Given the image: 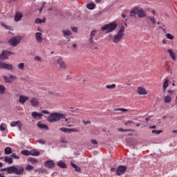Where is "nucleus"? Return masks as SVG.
Returning a JSON list of instances; mask_svg holds the SVG:
<instances>
[{"instance_id": "nucleus-54", "label": "nucleus", "mask_w": 177, "mask_h": 177, "mask_svg": "<svg viewBox=\"0 0 177 177\" xmlns=\"http://www.w3.org/2000/svg\"><path fill=\"white\" fill-rule=\"evenodd\" d=\"M60 142L64 145H67V140H66V139H62Z\"/></svg>"}, {"instance_id": "nucleus-22", "label": "nucleus", "mask_w": 177, "mask_h": 177, "mask_svg": "<svg viewBox=\"0 0 177 177\" xmlns=\"http://www.w3.org/2000/svg\"><path fill=\"white\" fill-rule=\"evenodd\" d=\"M23 19V13L20 12H15V21H20Z\"/></svg>"}, {"instance_id": "nucleus-48", "label": "nucleus", "mask_w": 177, "mask_h": 177, "mask_svg": "<svg viewBox=\"0 0 177 177\" xmlns=\"http://www.w3.org/2000/svg\"><path fill=\"white\" fill-rule=\"evenodd\" d=\"M34 167L30 165H28L26 167V171H31Z\"/></svg>"}, {"instance_id": "nucleus-52", "label": "nucleus", "mask_w": 177, "mask_h": 177, "mask_svg": "<svg viewBox=\"0 0 177 177\" xmlns=\"http://www.w3.org/2000/svg\"><path fill=\"white\" fill-rule=\"evenodd\" d=\"M119 132H129V129H118Z\"/></svg>"}, {"instance_id": "nucleus-55", "label": "nucleus", "mask_w": 177, "mask_h": 177, "mask_svg": "<svg viewBox=\"0 0 177 177\" xmlns=\"http://www.w3.org/2000/svg\"><path fill=\"white\" fill-rule=\"evenodd\" d=\"M44 6H45V3H43L42 6H41V8H39V13H41L42 12V9H44Z\"/></svg>"}, {"instance_id": "nucleus-59", "label": "nucleus", "mask_w": 177, "mask_h": 177, "mask_svg": "<svg viewBox=\"0 0 177 177\" xmlns=\"http://www.w3.org/2000/svg\"><path fill=\"white\" fill-rule=\"evenodd\" d=\"M133 121H132V120H129V121H127L126 123H125V125H127V124H133Z\"/></svg>"}, {"instance_id": "nucleus-4", "label": "nucleus", "mask_w": 177, "mask_h": 177, "mask_svg": "<svg viewBox=\"0 0 177 177\" xmlns=\"http://www.w3.org/2000/svg\"><path fill=\"white\" fill-rule=\"evenodd\" d=\"M117 26H118L117 23L113 22V23L103 26L101 28V30L102 31H104L106 30V32H113V31H114V30L117 28Z\"/></svg>"}, {"instance_id": "nucleus-36", "label": "nucleus", "mask_w": 177, "mask_h": 177, "mask_svg": "<svg viewBox=\"0 0 177 177\" xmlns=\"http://www.w3.org/2000/svg\"><path fill=\"white\" fill-rule=\"evenodd\" d=\"M5 91H6V87L2 84H0V94L3 95V93H5Z\"/></svg>"}, {"instance_id": "nucleus-8", "label": "nucleus", "mask_w": 177, "mask_h": 177, "mask_svg": "<svg viewBox=\"0 0 177 177\" xmlns=\"http://www.w3.org/2000/svg\"><path fill=\"white\" fill-rule=\"evenodd\" d=\"M3 78L5 81V82H6V84H12V82H13L14 81H16V80H17V76H16L15 75H10V76L8 77L6 76H3Z\"/></svg>"}, {"instance_id": "nucleus-64", "label": "nucleus", "mask_w": 177, "mask_h": 177, "mask_svg": "<svg viewBox=\"0 0 177 177\" xmlns=\"http://www.w3.org/2000/svg\"><path fill=\"white\" fill-rule=\"evenodd\" d=\"M162 44H167V40L165 39H162Z\"/></svg>"}, {"instance_id": "nucleus-30", "label": "nucleus", "mask_w": 177, "mask_h": 177, "mask_svg": "<svg viewBox=\"0 0 177 177\" xmlns=\"http://www.w3.org/2000/svg\"><path fill=\"white\" fill-rule=\"evenodd\" d=\"M4 161L5 162H7V164H10V165L13 164V159L8 156H6L4 158Z\"/></svg>"}, {"instance_id": "nucleus-46", "label": "nucleus", "mask_w": 177, "mask_h": 177, "mask_svg": "<svg viewBox=\"0 0 177 177\" xmlns=\"http://www.w3.org/2000/svg\"><path fill=\"white\" fill-rule=\"evenodd\" d=\"M166 37L168 39H174V35H171L170 33L166 34Z\"/></svg>"}, {"instance_id": "nucleus-63", "label": "nucleus", "mask_w": 177, "mask_h": 177, "mask_svg": "<svg viewBox=\"0 0 177 177\" xmlns=\"http://www.w3.org/2000/svg\"><path fill=\"white\" fill-rule=\"evenodd\" d=\"M0 177H6V176H5V174L2 173V174H0Z\"/></svg>"}, {"instance_id": "nucleus-49", "label": "nucleus", "mask_w": 177, "mask_h": 177, "mask_svg": "<svg viewBox=\"0 0 177 177\" xmlns=\"http://www.w3.org/2000/svg\"><path fill=\"white\" fill-rule=\"evenodd\" d=\"M12 157L14 158L15 160H19L20 157H19L17 155H16V153H12Z\"/></svg>"}, {"instance_id": "nucleus-6", "label": "nucleus", "mask_w": 177, "mask_h": 177, "mask_svg": "<svg viewBox=\"0 0 177 177\" xmlns=\"http://www.w3.org/2000/svg\"><path fill=\"white\" fill-rule=\"evenodd\" d=\"M43 35H44V30H42L41 28H38L37 32L35 35L37 42H38L39 44H41V42L44 41Z\"/></svg>"}, {"instance_id": "nucleus-53", "label": "nucleus", "mask_w": 177, "mask_h": 177, "mask_svg": "<svg viewBox=\"0 0 177 177\" xmlns=\"http://www.w3.org/2000/svg\"><path fill=\"white\" fill-rule=\"evenodd\" d=\"M71 30L73 32H77V31H78V29L75 27H72L71 28Z\"/></svg>"}, {"instance_id": "nucleus-3", "label": "nucleus", "mask_w": 177, "mask_h": 177, "mask_svg": "<svg viewBox=\"0 0 177 177\" xmlns=\"http://www.w3.org/2000/svg\"><path fill=\"white\" fill-rule=\"evenodd\" d=\"M24 172V167L20 166L18 168L15 166H11L8 167V171L9 174H15V175H21Z\"/></svg>"}, {"instance_id": "nucleus-34", "label": "nucleus", "mask_w": 177, "mask_h": 177, "mask_svg": "<svg viewBox=\"0 0 177 177\" xmlns=\"http://www.w3.org/2000/svg\"><path fill=\"white\" fill-rule=\"evenodd\" d=\"M45 21H46V19H45V18H44L43 19L37 18L35 20L36 24H42V23H45Z\"/></svg>"}, {"instance_id": "nucleus-5", "label": "nucleus", "mask_w": 177, "mask_h": 177, "mask_svg": "<svg viewBox=\"0 0 177 177\" xmlns=\"http://www.w3.org/2000/svg\"><path fill=\"white\" fill-rule=\"evenodd\" d=\"M75 120L73 118H66V115H65V117L62 119V124L63 125H65V127H68V128H71L73 127H74V124H74L75 122Z\"/></svg>"}, {"instance_id": "nucleus-42", "label": "nucleus", "mask_w": 177, "mask_h": 177, "mask_svg": "<svg viewBox=\"0 0 177 177\" xmlns=\"http://www.w3.org/2000/svg\"><path fill=\"white\" fill-rule=\"evenodd\" d=\"M96 34H97V30H94L91 32V37L90 38H93V37H95V35H96Z\"/></svg>"}, {"instance_id": "nucleus-21", "label": "nucleus", "mask_w": 177, "mask_h": 177, "mask_svg": "<svg viewBox=\"0 0 177 177\" xmlns=\"http://www.w3.org/2000/svg\"><path fill=\"white\" fill-rule=\"evenodd\" d=\"M169 86V80L167 78L164 79V82L162 85V91L163 92L167 91V88Z\"/></svg>"}, {"instance_id": "nucleus-45", "label": "nucleus", "mask_w": 177, "mask_h": 177, "mask_svg": "<svg viewBox=\"0 0 177 177\" xmlns=\"http://www.w3.org/2000/svg\"><path fill=\"white\" fill-rule=\"evenodd\" d=\"M29 161L32 163V164H36L37 162H38V160L35 159V158H30L29 159Z\"/></svg>"}, {"instance_id": "nucleus-40", "label": "nucleus", "mask_w": 177, "mask_h": 177, "mask_svg": "<svg viewBox=\"0 0 177 177\" xmlns=\"http://www.w3.org/2000/svg\"><path fill=\"white\" fill-rule=\"evenodd\" d=\"M6 124L5 123H1L0 124V131H5V129H6Z\"/></svg>"}, {"instance_id": "nucleus-50", "label": "nucleus", "mask_w": 177, "mask_h": 177, "mask_svg": "<svg viewBox=\"0 0 177 177\" xmlns=\"http://www.w3.org/2000/svg\"><path fill=\"white\" fill-rule=\"evenodd\" d=\"M131 16H135L136 15V10H132L130 12Z\"/></svg>"}, {"instance_id": "nucleus-56", "label": "nucleus", "mask_w": 177, "mask_h": 177, "mask_svg": "<svg viewBox=\"0 0 177 177\" xmlns=\"http://www.w3.org/2000/svg\"><path fill=\"white\" fill-rule=\"evenodd\" d=\"M77 110H78V109H74L73 107H71V111L72 113H75V111H77Z\"/></svg>"}, {"instance_id": "nucleus-26", "label": "nucleus", "mask_w": 177, "mask_h": 177, "mask_svg": "<svg viewBox=\"0 0 177 177\" xmlns=\"http://www.w3.org/2000/svg\"><path fill=\"white\" fill-rule=\"evenodd\" d=\"M40 153L39 151L37 149H32L30 151V156H33L35 157H38L39 156Z\"/></svg>"}, {"instance_id": "nucleus-57", "label": "nucleus", "mask_w": 177, "mask_h": 177, "mask_svg": "<svg viewBox=\"0 0 177 177\" xmlns=\"http://www.w3.org/2000/svg\"><path fill=\"white\" fill-rule=\"evenodd\" d=\"M0 171L1 172H4L5 171L8 172V167L1 169Z\"/></svg>"}, {"instance_id": "nucleus-38", "label": "nucleus", "mask_w": 177, "mask_h": 177, "mask_svg": "<svg viewBox=\"0 0 177 177\" xmlns=\"http://www.w3.org/2000/svg\"><path fill=\"white\" fill-rule=\"evenodd\" d=\"M106 89H114L115 88V84H108L106 86Z\"/></svg>"}, {"instance_id": "nucleus-14", "label": "nucleus", "mask_w": 177, "mask_h": 177, "mask_svg": "<svg viewBox=\"0 0 177 177\" xmlns=\"http://www.w3.org/2000/svg\"><path fill=\"white\" fill-rule=\"evenodd\" d=\"M55 165V161H53V160H48L44 163V167H46V168H48L49 169H53Z\"/></svg>"}, {"instance_id": "nucleus-15", "label": "nucleus", "mask_w": 177, "mask_h": 177, "mask_svg": "<svg viewBox=\"0 0 177 177\" xmlns=\"http://www.w3.org/2000/svg\"><path fill=\"white\" fill-rule=\"evenodd\" d=\"M59 131L64 132V133H71L72 132H78L77 129H67L66 127L59 128Z\"/></svg>"}, {"instance_id": "nucleus-13", "label": "nucleus", "mask_w": 177, "mask_h": 177, "mask_svg": "<svg viewBox=\"0 0 177 177\" xmlns=\"http://www.w3.org/2000/svg\"><path fill=\"white\" fill-rule=\"evenodd\" d=\"M125 171H127V166H124V165L119 166L116 169V175L120 176V175L125 174Z\"/></svg>"}, {"instance_id": "nucleus-11", "label": "nucleus", "mask_w": 177, "mask_h": 177, "mask_svg": "<svg viewBox=\"0 0 177 177\" xmlns=\"http://www.w3.org/2000/svg\"><path fill=\"white\" fill-rule=\"evenodd\" d=\"M88 46L90 49L96 50L97 46H96V42L93 40V38L90 37L88 41Z\"/></svg>"}, {"instance_id": "nucleus-12", "label": "nucleus", "mask_w": 177, "mask_h": 177, "mask_svg": "<svg viewBox=\"0 0 177 177\" xmlns=\"http://www.w3.org/2000/svg\"><path fill=\"white\" fill-rule=\"evenodd\" d=\"M10 55H13V53L9 50H3L0 55V60H6V59H8V57L10 56Z\"/></svg>"}, {"instance_id": "nucleus-7", "label": "nucleus", "mask_w": 177, "mask_h": 177, "mask_svg": "<svg viewBox=\"0 0 177 177\" xmlns=\"http://www.w3.org/2000/svg\"><path fill=\"white\" fill-rule=\"evenodd\" d=\"M20 41H21V36H17L10 39L8 42L10 45L16 46L18 44H20Z\"/></svg>"}, {"instance_id": "nucleus-39", "label": "nucleus", "mask_w": 177, "mask_h": 177, "mask_svg": "<svg viewBox=\"0 0 177 177\" xmlns=\"http://www.w3.org/2000/svg\"><path fill=\"white\" fill-rule=\"evenodd\" d=\"M21 154H23L24 156H31L30 151H28V150L21 151Z\"/></svg>"}, {"instance_id": "nucleus-35", "label": "nucleus", "mask_w": 177, "mask_h": 177, "mask_svg": "<svg viewBox=\"0 0 177 177\" xmlns=\"http://www.w3.org/2000/svg\"><path fill=\"white\" fill-rule=\"evenodd\" d=\"M26 66L24 65V63L21 62L19 64H18L17 65V68H19V70H21V71H23V70H24Z\"/></svg>"}, {"instance_id": "nucleus-27", "label": "nucleus", "mask_w": 177, "mask_h": 177, "mask_svg": "<svg viewBox=\"0 0 177 177\" xmlns=\"http://www.w3.org/2000/svg\"><path fill=\"white\" fill-rule=\"evenodd\" d=\"M164 102L165 103H171L172 102V97L169 95H167L164 98Z\"/></svg>"}, {"instance_id": "nucleus-47", "label": "nucleus", "mask_w": 177, "mask_h": 177, "mask_svg": "<svg viewBox=\"0 0 177 177\" xmlns=\"http://www.w3.org/2000/svg\"><path fill=\"white\" fill-rule=\"evenodd\" d=\"M149 19L153 24H156V19L154 17H149Z\"/></svg>"}, {"instance_id": "nucleus-1", "label": "nucleus", "mask_w": 177, "mask_h": 177, "mask_svg": "<svg viewBox=\"0 0 177 177\" xmlns=\"http://www.w3.org/2000/svg\"><path fill=\"white\" fill-rule=\"evenodd\" d=\"M124 32H125V26H122L120 30L116 33V35L113 36V44H120V42L122 41V38H124Z\"/></svg>"}, {"instance_id": "nucleus-18", "label": "nucleus", "mask_w": 177, "mask_h": 177, "mask_svg": "<svg viewBox=\"0 0 177 177\" xmlns=\"http://www.w3.org/2000/svg\"><path fill=\"white\" fill-rule=\"evenodd\" d=\"M57 64H59L60 68H62V70H65L66 68V63H64V61H63V59L62 58H59L57 60Z\"/></svg>"}, {"instance_id": "nucleus-32", "label": "nucleus", "mask_w": 177, "mask_h": 177, "mask_svg": "<svg viewBox=\"0 0 177 177\" xmlns=\"http://www.w3.org/2000/svg\"><path fill=\"white\" fill-rule=\"evenodd\" d=\"M4 153L7 156H9V154H12V148L10 147H7L4 149Z\"/></svg>"}, {"instance_id": "nucleus-16", "label": "nucleus", "mask_w": 177, "mask_h": 177, "mask_svg": "<svg viewBox=\"0 0 177 177\" xmlns=\"http://www.w3.org/2000/svg\"><path fill=\"white\" fill-rule=\"evenodd\" d=\"M10 127H18V129L19 131H21V127H23V124H21V122L20 121H17V122H11L10 123Z\"/></svg>"}, {"instance_id": "nucleus-43", "label": "nucleus", "mask_w": 177, "mask_h": 177, "mask_svg": "<svg viewBox=\"0 0 177 177\" xmlns=\"http://www.w3.org/2000/svg\"><path fill=\"white\" fill-rule=\"evenodd\" d=\"M152 133H156V135H160V133H162V131L161 130H153L151 131Z\"/></svg>"}, {"instance_id": "nucleus-24", "label": "nucleus", "mask_w": 177, "mask_h": 177, "mask_svg": "<svg viewBox=\"0 0 177 177\" xmlns=\"http://www.w3.org/2000/svg\"><path fill=\"white\" fill-rule=\"evenodd\" d=\"M167 52L173 60H176V55L175 54V53H174V50H172V49H169Z\"/></svg>"}, {"instance_id": "nucleus-10", "label": "nucleus", "mask_w": 177, "mask_h": 177, "mask_svg": "<svg viewBox=\"0 0 177 177\" xmlns=\"http://www.w3.org/2000/svg\"><path fill=\"white\" fill-rule=\"evenodd\" d=\"M30 100V97L26 95H20L19 96L18 102L20 103V104H26V102H28Z\"/></svg>"}, {"instance_id": "nucleus-61", "label": "nucleus", "mask_w": 177, "mask_h": 177, "mask_svg": "<svg viewBox=\"0 0 177 177\" xmlns=\"http://www.w3.org/2000/svg\"><path fill=\"white\" fill-rule=\"evenodd\" d=\"M168 93H169V95H174V91H173L172 90H169V91H168Z\"/></svg>"}, {"instance_id": "nucleus-28", "label": "nucleus", "mask_w": 177, "mask_h": 177, "mask_svg": "<svg viewBox=\"0 0 177 177\" xmlns=\"http://www.w3.org/2000/svg\"><path fill=\"white\" fill-rule=\"evenodd\" d=\"M138 17H146V12H145V10H143V9H141L138 10Z\"/></svg>"}, {"instance_id": "nucleus-23", "label": "nucleus", "mask_w": 177, "mask_h": 177, "mask_svg": "<svg viewBox=\"0 0 177 177\" xmlns=\"http://www.w3.org/2000/svg\"><path fill=\"white\" fill-rule=\"evenodd\" d=\"M62 34L64 35V37L65 38H68V37H70V35H71L72 32H71V30L66 29V30H62Z\"/></svg>"}, {"instance_id": "nucleus-2", "label": "nucleus", "mask_w": 177, "mask_h": 177, "mask_svg": "<svg viewBox=\"0 0 177 177\" xmlns=\"http://www.w3.org/2000/svg\"><path fill=\"white\" fill-rule=\"evenodd\" d=\"M65 117V115L60 113H53L47 118L48 122H57L60 120H63Z\"/></svg>"}, {"instance_id": "nucleus-25", "label": "nucleus", "mask_w": 177, "mask_h": 177, "mask_svg": "<svg viewBox=\"0 0 177 177\" xmlns=\"http://www.w3.org/2000/svg\"><path fill=\"white\" fill-rule=\"evenodd\" d=\"M57 167H59V168H62L64 169H65L66 168H67V165H66V163H64V162L63 161H59L57 163Z\"/></svg>"}, {"instance_id": "nucleus-20", "label": "nucleus", "mask_w": 177, "mask_h": 177, "mask_svg": "<svg viewBox=\"0 0 177 177\" xmlns=\"http://www.w3.org/2000/svg\"><path fill=\"white\" fill-rule=\"evenodd\" d=\"M31 115L32 117H33V118H35V120H41L44 114L38 113L37 111H33Z\"/></svg>"}, {"instance_id": "nucleus-44", "label": "nucleus", "mask_w": 177, "mask_h": 177, "mask_svg": "<svg viewBox=\"0 0 177 177\" xmlns=\"http://www.w3.org/2000/svg\"><path fill=\"white\" fill-rule=\"evenodd\" d=\"M35 60H36V62H44L42 58L41 57H39V56L35 57Z\"/></svg>"}, {"instance_id": "nucleus-41", "label": "nucleus", "mask_w": 177, "mask_h": 177, "mask_svg": "<svg viewBox=\"0 0 177 177\" xmlns=\"http://www.w3.org/2000/svg\"><path fill=\"white\" fill-rule=\"evenodd\" d=\"M115 111H122L123 113H125V112L128 111V109H124V108H118V109H115Z\"/></svg>"}, {"instance_id": "nucleus-31", "label": "nucleus", "mask_w": 177, "mask_h": 177, "mask_svg": "<svg viewBox=\"0 0 177 177\" xmlns=\"http://www.w3.org/2000/svg\"><path fill=\"white\" fill-rule=\"evenodd\" d=\"M87 9H89L90 10H93L95 8H96V4L94 3H90L86 6Z\"/></svg>"}, {"instance_id": "nucleus-9", "label": "nucleus", "mask_w": 177, "mask_h": 177, "mask_svg": "<svg viewBox=\"0 0 177 177\" xmlns=\"http://www.w3.org/2000/svg\"><path fill=\"white\" fill-rule=\"evenodd\" d=\"M0 69L13 70V65L12 64H6L0 61Z\"/></svg>"}, {"instance_id": "nucleus-51", "label": "nucleus", "mask_w": 177, "mask_h": 177, "mask_svg": "<svg viewBox=\"0 0 177 177\" xmlns=\"http://www.w3.org/2000/svg\"><path fill=\"white\" fill-rule=\"evenodd\" d=\"M38 143H40L41 145H45V140H42V139H39L37 140Z\"/></svg>"}, {"instance_id": "nucleus-60", "label": "nucleus", "mask_w": 177, "mask_h": 177, "mask_svg": "<svg viewBox=\"0 0 177 177\" xmlns=\"http://www.w3.org/2000/svg\"><path fill=\"white\" fill-rule=\"evenodd\" d=\"M41 113H43V114H49V111H41Z\"/></svg>"}, {"instance_id": "nucleus-58", "label": "nucleus", "mask_w": 177, "mask_h": 177, "mask_svg": "<svg viewBox=\"0 0 177 177\" xmlns=\"http://www.w3.org/2000/svg\"><path fill=\"white\" fill-rule=\"evenodd\" d=\"M91 143H93V145H97V141H96V140H91Z\"/></svg>"}, {"instance_id": "nucleus-62", "label": "nucleus", "mask_w": 177, "mask_h": 177, "mask_svg": "<svg viewBox=\"0 0 177 177\" xmlns=\"http://www.w3.org/2000/svg\"><path fill=\"white\" fill-rule=\"evenodd\" d=\"M83 122H84V125H87V124L91 123V122H89V121H83Z\"/></svg>"}, {"instance_id": "nucleus-33", "label": "nucleus", "mask_w": 177, "mask_h": 177, "mask_svg": "<svg viewBox=\"0 0 177 177\" xmlns=\"http://www.w3.org/2000/svg\"><path fill=\"white\" fill-rule=\"evenodd\" d=\"M37 127L39 128H40V129H46L47 131H48V129H49V127H48V126H46V124H42L41 123H38Z\"/></svg>"}, {"instance_id": "nucleus-19", "label": "nucleus", "mask_w": 177, "mask_h": 177, "mask_svg": "<svg viewBox=\"0 0 177 177\" xmlns=\"http://www.w3.org/2000/svg\"><path fill=\"white\" fill-rule=\"evenodd\" d=\"M30 104L32 107H37L39 104V100L37 97H33L30 100Z\"/></svg>"}, {"instance_id": "nucleus-17", "label": "nucleus", "mask_w": 177, "mask_h": 177, "mask_svg": "<svg viewBox=\"0 0 177 177\" xmlns=\"http://www.w3.org/2000/svg\"><path fill=\"white\" fill-rule=\"evenodd\" d=\"M137 92L138 95H147V90L145 87H138L137 88Z\"/></svg>"}, {"instance_id": "nucleus-37", "label": "nucleus", "mask_w": 177, "mask_h": 177, "mask_svg": "<svg viewBox=\"0 0 177 177\" xmlns=\"http://www.w3.org/2000/svg\"><path fill=\"white\" fill-rule=\"evenodd\" d=\"M1 27H3L4 28H6V30H9L10 31H11V30H12L11 26H9L5 24V23H3V22L1 23Z\"/></svg>"}, {"instance_id": "nucleus-29", "label": "nucleus", "mask_w": 177, "mask_h": 177, "mask_svg": "<svg viewBox=\"0 0 177 177\" xmlns=\"http://www.w3.org/2000/svg\"><path fill=\"white\" fill-rule=\"evenodd\" d=\"M71 167L74 168L75 171L76 172H81V167H78L77 165L73 163V162L71 163Z\"/></svg>"}]
</instances>
